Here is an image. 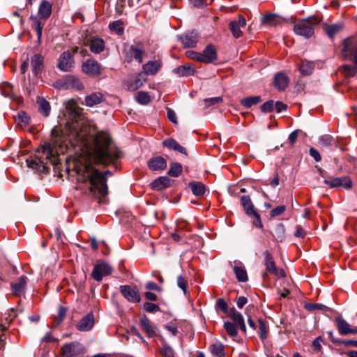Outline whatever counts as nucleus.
<instances>
[{"mask_svg": "<svg viewBox=\"0 0 357 357\" xmlns=\"http://www.w3.org/2000/svg\"><path fill=\"white\" fill-rule=\"evenodd\" d=\"M112 139L107 132H98L94 139L93 146L88 151V161L83 163L79 160L73 162V168L67 167L69 176H76L79 183L89 181L90 192L93 195L98 192L100 197L107 194L106 175H110L109 170L100 172L93 166V162L107 165L120 158L121 151L111 146Z\"/></svg>", "mask_w": 357, "mask_h": 357, "instance_id": "f257e3e1", "label": "nucleus"}, {"mask_svg": "<svg viewBox=\"0 0 357 357\" xmlns=\"http://www.w3.org/2000/svg\"><path fill=\"white\" fill-rule=\"evenodd\" d=\"M70 121L66 123L69 141L73 146H86L90 128L83 114V109L77 106L74 100L69 102Z\"/></svg>", "mask_w": 357, "mask_h": 357, "instance_id": "f03ea898", "label": "nucleus"}, {"mask_svg": "<svg viewBox=\"0 0 357 357\" xmlns=\"http://www.w3.org/2000/svg\"><path fill=\"white\" fill-rule=\"evenodd\" d=\"M52 6L47 0H43L38 8L39 17L35 15H31L29 19L33 22L31 27L36 31L38 42L40 41L43 35V29L44 24L42 20H47L52 14Z\"/></svg>", "mask_w": 357, "mask_h": 357, "instance_id": "7ed1b4c3", "label": "nucleus"}, {"mask_svg": "<svg viewBox=\"0 0 357 357\" xmlns=\"http://www.w3.org/2000/svg\"><path fill=\"white\" fill-rule=\"evenodd\" d=\"M59 140L60 138H55L52 143L46 144L42 148L43 153L54 166L59 164V155L67 149V144H59Z\"/></svg>", "mask_w": 357, "mask_h": 357, "instance_id": "20e7f679", "label": "nucleus"}, {"mask_svg": "<svg viewBox=\"0 0 357 357\" xmlns=\"http://www.w3.org/2000/svg\"><path fill=\"white\" fill-rule=\"evenodd\" d=\"M318 24L315 17L303 19L294 24V31L296 34L310 38L314 33V26Z\"/></svg>", "mask_w": 357, "mask_h": 357, "instance_id": "39448f33", "label": "nucleus"}, {"mask_svg": "<svg viewBox=\"0 0 357 357\" xmlns=\"http://www.w3.org/2000/svg\"><path fill=\"white\" fill-rule=\"evenodd\" d=\"M123 52L128 63L135 61L138 63H142L144 56L146 55L144 44L142 42H138L136 45H131L125 49Z\"/></svg>", "mask_w": 357, "mask_h": 357, "instance_id": "423d86ee", "label": "nucleus"}, {"mask_svg": "<svg viewBox=\"0 0 357 357\" xmlns=\"http://www.w3.org/2000/svg\"><path fill=\"white\" fill-rule=\"evenodd\" d=\"M342 54L344 59L352 60L357 65V38L349 37L342 42Z\"/></svg>", "mask_w": 357, "mask_h": 357, "instance_id": "0eeeda50", "label": "nucleus"}, {"mask_svg": "<svg viewBox=\"0 0 357 357\" xmlns=\"http://www.w3.org/2000/svg\"><path fill=\"white\" fill-rule=\"evenodd\" d=\"M241 203L243 207L245 213L249 216L255 218V220H253V225L257 227L261 228L263 227V225L261 221L260 215L255 211V206L251 201L250 196H242L241 199Z\"/></svg>", "mask_w": 357, "mask_h": 357, "instance_id": "6e6552de", "label": "nucleus"}, {"mask_svg": "<svg viewBox=\"0 0 357 357\" xmlns=\"http://www.w3.org/2000/svg\"><path fill=\"white\" fill-rule=\"evenodd\" d=\"M112 271L113 268L109 264L105 261H99L94 266L91 276L96 281L100 282L104 276H107L112 274Z\"/></svg>", "mask_w": 357, "mask_h": 357, "instance_id": "1a4fd4ad", "label": "nucleus"}, {"mask_svg": "<svg viewBox=\"0 0 357 357\" xmlns=\"http://www.w3.org/2000/svg\"><path fill=\"white\" fill-rule=\"evenodd\" d=\"M264 255L265 257L264 266L266 271H268L269 273L275 275L278 278H284L286 276L284 271L282 268L279 269L277 268L273 255L267 250L264 252Z\"/></svg>", "mask_w": 357, "mask_h": 357, "instance_id": "9d476101", "label": "nucleus"}, {"mask_svg": "<svg viewBox=\"0 0 357 357\" xmlns=\"http://www.w3.org/2000/svg\"><path fill=\"white\" fill-rule=\"evenodd\" d=\"M324 183L331 188L342 187L348 190L352 187V181L347 176L342 177L328 176L324 180Z\"/></svg>", "mask_w": 357, "mask_h": 357, "instance_id": "9b49d317", "label": "nucleus"}, {"mask_svg": "<svg viewBox=\"0 0 357 357\" xmlns=\"http://www.w3.org/2000/svg\"><path fill=\"white\" fill-rule=\"evenodd\" d=\"M177 37L185 48L195 47L200 38L199 33L195 29Z\"/></svg>", "mask_w": 357, "mask_h": 357, "instance_id": "f8f14e48", "label": "nucleus"}, {"mask_svg": "<svg viewBox=\"0 0 357 357\" xmlns=\"http://www.w3.org/2000/svg\"><path fill=\"white\" fill-rule=\"evenodd\" d=\"M58 88L60 89H75L78 91L84 89V85L81 80L75 76H67L64 79L57 82Z\"/></svg>", "mask_w": 357, "mask_h": 357, "instance_id": "ddd939ff", "label": "nucleus"}, {"mask_svg": "<svg viewBox=\"0 0 357 357\" xmlns=\"http://www.w3.org/2000/svg\"><path fill=\"white\" fill-rule=\"evenodd\" d=\"M82 352L83 347L77 342L66 343L61 348V353L65 357H76Z\"/></svg>", "mask_w": 357, "mask_h": 357, "instance_id": "4468645a", "label": "nucleus"}, {"mask_svg": "<svg viewBox=\"0 0 357 357\" xmlns=\"http://www.w3.org/2000/svg\"><path fill=\"white\" fill-rule=\"evenodd\" d=\"M57 67L63 72L71 71L74 67L73 55L69 51L63 52L59 57Z\"/></svg>", "mask_w": 357, "mask_h": 357, "instance_id": "2eb2a0df", "label": "nucleus"}, {"mask_svg": "<svg viewBox=\"0 0 357 357\" xmlns=\"http://www.w3.org/2000/svg\"><path fill=\"white\" fill-rule=\"evenodd\" d=\"M82 71L91 76H98L101 73V65L94 59H87L82 63Z\"/></svg>", "mask_w": 357, "mask_h": 357, "instance_id": "dca6fc26", "label": "nucleus"}, {"mask_svg": "<svg viewBox=\"0 0 357 357\" xmlns=\"http://www.w3.org/2000/svg\"><path fill=\"white\" fill-rule=\"evenodd\" d=\"M120 291L130 302L139 303L141 300L138 290L130 285H121L120 287Z\"/></svg>", "mask_w": 357, "mask_h": 357, "instance_id": "f3484780", "label": "nucleus"}, {"mask_svg": "<svg viewBox=\"0 0 357 357\" xmlns=\"http://www.w3.org/2000/svg\"><path fill=\"white\" fill-rule=\"evenodd\" d=\"M338 332L342 335L357 333V326L351 328L350 324L342 317H337L335 319Z\"/></svg>", "mask_w": 357, "mask_h": 357, "instance_id": "a211bd4d", "label": "nucleus"}, {"mask_svg": "<svg viewBox=\"0 0 357 357\" xmlns=\"http://www.w3.org/2000/svg\"><path fill=\"white\" fill-rule=\"evenodd\" d=\"M203 63H211L218 60L217 49L211 43L208 44L202 52Z\"/></svg>", "mask_w": 357, "mask_h": 357, "instance_id": "6ab92c4d", "label": "nucleus"}, {"mask_svg": "<svg viewBox=\"0 0 357 357\" xmlns=\"http://www.w3.org/2000/svg\"><path fill=\"white\" fill-rule=\"evenodd\" d=\"M228 317L233 321V324L236 325L243 333H246L244 318L241 312H238L235 307H233L229 309Z\"/></svg>", "mask_w": 357, "mask_h": 357, "instance_id": "aec40b11", "label": "nucleus"}, {"mask_svg": "<svg viewBox=\"0 0 357 357\" xmlns=\"http://www.w3.org/2000/svg\"><path fill=\"white\" fill-rule=\"evenodd\" d=\"M94 325V316L93 313H89L77 324L76 328L79 331H89Z\"/></svg>", "mask_w": 357, "mask_h": 357, "instance_id": "412c9836", "label": "nucleus"}, {"mask_svg": "<svg viewBox=\"0 0 357 357\" xmlns=\"http://www.w3.org/2000/svg\"><path fill=\"white\" fill-rule=\"evenodd\" d=\"M162 66L161 60L149 61L142 66L143 73L146 75H155Z\"/></svg>", "mask_w": 357, "mask_h": 357, "instance_id": "4be33fe9", "label": "nucleus"}, {"mask_svg": "<svg viewBox=\"0 0 357 357\" xmlns=\"http://www.w3.org/2000/svg\"><path fill=\"white\" fill-rule=\"evenodd\" d=\"M245 25L246 20L245 17L242 15L239 16L238 20L231 21L229 23V29L232 35L236 38H239L242 36V31L241 30V28L245 27Z\"/></svg>", "mask_w": 357, "mask_h": 357, "instance_id": "5701e85b", "label": "nucleus"}, {"mask_svg": "<svg viewBox=\"0 0 357 357\" xmlns=\"http://www.w3.org/2000/svg\"><path fill=\"white\" fill-rule=\"evenodd\" d=\"M147 165L152 171H161L166 168L167 161L162 156H155L151 158L148 161Z\"/></svg>", "mask_w": 357, "mask_h": 357, "instance_id": "b1692460", "label": "nucleus"}, {"mask_svg": "<svg viewBox=\"0 0 357 357\" xmlns=\"http://www.w3.org/2000/svg\"><path fill=\"white\" fill-rule=\"evenodd\" d=\"M139 324L142 330L149 337H153L156 335V327L152 324L146 315L140 318Z\"/></svg>", "mask_w": 357, "mask_h": 357, "instance_id": "393cba45", "label": "nucleus"}, {"mask_svg": "<svg viewBox=\"0 0 357 357\" xmlns=\"http://www.w3.org/2000/svg\"><path fill=\"white\" fill-rule=\"evenodd\" d=\"M105 43L102 38L99 37H91L89 43L90 51L94 54H100L104 51Z\"/></svg>", "mask_w": 357, "mask_h": 357, "instance_id": "a878e982", "label": "nucleus"}, {"mask_svg": "<svg viewBox=\"0 0 357 357\" xmlns=\"http://www.w3.org/2000/svg\"><path fill=\"white\" fill-rule=\"evenodd\" d=\"M172 185V180L167 176H160L151 183V188L157 190H163Z\"/></svg>", "mask_w": 357, "mask_h": 357, "instance_id": "bb28decb", "label": "nucleus"}, {"mask_svg": "<svg viewBox=\"0 0 357 357\" xmlns=\"http://www.w3.org/2000/svg\"><path fill=\"white\" fill-rule=\"evenodd\" d=\"M27 283V278L25 275H22L18 278V280L11 284V288L13 293L16 296H21L24 293Z\"/></svg>", "mask_w": 357, "mask_h": 357, "instance_id": "cd10ccee", "label": "nucleus"}, {"mask_svg": "<svg viewBox=\"0 0 357 357\" xmlns=\"http://www.w3.org/2000/svg\"><path fill=\"white\" fill-rule=\"evenodd\" d=\"M275 87L280 91H284L289 84V78L284 73H278L274 77Z\"/></svg>", "mask_w": 357, "mask_h": 357, "instance_id": "c85d7f7f", "label": "nucleus"}, {"mask_svg": "<svg viewBox=\"0 0 357 357\" xmlns=\"http://www.w3.org/2000/svg\"><path fill=\"white\" fill-rule=\"evenodd\" d=\"M104 96L100 92L93 93L85 97L84 102L87 107H93L103 102Z\"/></svg>", "mask_w": 357, "mask_h": 357, "instance_id": "c756f323", "label": "nucleus"}, {"mask_svg": "<svg viewBox=\"0 0 357 357\" xmlns=\"http://www.w3.org/2000/svg\"><path fill=\"white\" fill-rule=\"evenodd\" d=\"M174 73L179 77H188L193 75L195 70L192 65L185 64L174 69Z\"/></svg>", "mask_w": 357, "mask_h": 357, "instance_id": "7c9ffc66", "label": "nucleus"}, {"mask_svg": "<svg viewBox=\"0 0 357 357\" xmlns=\"http://www.w3.org/2000/svg\"><path fill=\"white\" fill-rule=\"evenodd\" d=\"M162 144L164 146L176 151L183 154L187 155L186 149L180 145L175 139H167L163 141Z\"/></svg>", "mask_w": 357, "mask_h": 357, "instance_id": "2f4dec72", "label": "nucleus"}, {"mask_svg": "<svg viewBox=\"0 0 357 357\" xmlns=\"http://www.w3.org/2000/svg\"><path fill=\"white\" fill-rule=\"evenodd\" d=\"M143 85V80L141 78V75L138 74L134 78L130 79L126 82V86L128 90L134 91L137 90Z\"/></svg>", "mask_w": 357, "mask_h": 357, "instance_id": "473e14b6", "label": "nucleus"}, {"mask_svg": "<svg viewBox=\"0 0 357 357\" xmlns=\"http://www.w3.org/2000/svg\"><path fill=\"white\" fill-rule=\"evenodd\" d=\"M189 187L190 188L193 195L198 197L204 195L206 191V185L202 182H191L189 183Z\"/></svg>", "mask_w": 357, "mask_h": 357, "instance_id": "72a5a7b5", "label": "nucleus"}, {"mask_svg": "<svg viewBox=\"0 0 357 357\" xmlns=\"http://www.w3.org/2000/svg\"><path fill=\"white\" fill-rule=\"evenodd\" d=\"M43 57L40 54H35L31 58L32 70L36 75L41 71L43 66Z\"/></svg>", "mask_w": 357, "mask_h": 357, "instance_id": "f704fd0d", "label": "nucleus"}, {"mask_svg": "<svg viewBox=\"0 0 357 357\" xmlns=\"http://www.w3.org/2000/svg\"><path fill=\"white\" fill-rule=\"evenodd\" d=\"M209 351L215 357H225V346L221 342L211 344Z\"/></svg>", "mask_w": 357, "mask_h": 357, "instance_id": "c9c22d12", "label": "nucleus"}, {"mask_svg": "<svg viewBox=\"0 0 357 357\" xmlns=\"http://www.w3.org/2000/svg\"><path fill=\"white\" fill-rule=\"evenodd\" d=\"M257 323H258V326H257V329L256 331L257 332L258 335H259L260 339L261 340H264L265 339H266V337L268 336V333L269 331L268 326L266 323V321H264L261 319H257Z\"/></svg>", "mask_w": 357, "mask_h": 357, "instance_id": "e433bc0d", "label": "nucleus"}, {"mask_svg": "<svg viewBox=\"0 0 357 357\" xmlns=\"http://www.w3.org/2000/svg\"><path fill=\"white\" fill-rule=\"evenodd\" d=\"M234 272L237 280L241 282H245L248 281V274L245 268L243 266H234Z\"/></svg>", "mask_w": 357, "mask_h": 357, "instance_id": "4c0bfd02", "label": "nucleus"}, {"mask_svg": "<svg viewBox=\"0 0 357 357\" xmlns=\"http://www.w3.org/2000/svg\"><path fill=\"white\" fill-rule=\"evenodd\" d=\"M314 68V63L308 61H303L299 66L301 73L304 75L312 74Z\"/></svg>", "mask_w": 357, "mask_h": 357, "instance_id": "58836bf2", "label": "nucleus"}, {"mask_svg": "<svg viewBox=\"0 0 357 357\" xmlns=\"http://www.w3.org/2000/svg\"><path fill=\"white\" fill-rule=\"evenodd\" d=\"M0 89L1 91L2 95H3L5 97L9 98H15V92L13 89V86L8 83L5 82L0 85Z\"/></svg>", "mask_w": 357, "mask_h": 357, "instance_id": "ea45409f", "label": "nucleus"}, {"mask_svg": "<svg viewBox=\"0 0 357 357\" xmlns=\"http://www.w3.org/2000/svg\"><path fill=\"white\" fill-rule=\"evenodd\" d=\"M261 101V96H250L241 100V104L244 107L250 108L252 105H257Z\"/></svg>", "mask_w": 357, "mask_h": 357, "instance_id": "a19ab883", "label": "nucleus"}, {"mask_svg": "<svg viewBox=\"0 0 357 357\" xmlns=\"http://www.w3.org/2000/svg\"><path fill=\"white\" fill-rule=\"evenodd\" d=\"M342 29V25L341 24H333L331 25H326L324 26V31L330 37L333 38V36L340 32Z\"/></svg>", "mask_w": 357, "mask_h": 357, "instance_id": "79ce46f5", "label": "nucleus"}, {"mask_svg": "<svg viewBox=\"0 0 357 357\" xmlns=\"http://www.w3.org/2000/svg\"><path fill=\"white\" fill-rule=\"evenodd\" d=\"M50 105L47 100L42 98L38 100V110L40 114L48 116L50 112Z\"/></svg>", "mask_w": 357, "mask_h": 357, "instance_id": "37998d69", "label": "nucleus"}, {"mask_svg": "<svg viewBox=\"0 0 357 357\" xmlns=\"http://www.w3.org/2000/svg\"><path fill=\"white\" fill-rule=\"evenodd\" d=\"M182 171V165L178 162H174L171 165L167 174L170 176L178 177L181 174Z\"/></svg>", "mask_w": 357, "mask_h": 357, "instance_id": "c03bdc74", "label": "nucleus"}, {"mask_svg": "<svg viewBox=\"0 0 357 357\" xmlns=\"http://www.w3.org/2000/svg\"><path fill=\"white\" fill-rule=\"evenodd\" d=\"M278 22V17L275 14H268L262 17V23L268 26H275Z\"/></svg>", "mask_w": 357, "mask_h": 357, "instance_id": "a18cd8bd", "label": "nucleus"}, {"mask_svg": "<svg viewBox=\"0 0 357 357\" xmlns=\"http://www.w3.org/2000/svg\"><path fill=\"white\" fill-rule=\"evenodd\" d=\"M236 325L230 321H226L224 323V328L225 329L227 334L231 337H236L238 335Z\"/></svg>", "mask_w": 357, "mask_h": 357, "instance_id": "49530a36", "label": "nucleus"}, {"mask_svg": "<svg viewBox=\"0 0 357 357\" xmlns=\"http://www.w3.org/2000/svg\"><path fill=\"white\" fill-rule=\"evenodd\" d=\"M111 31H115L119 36L124 33V28L123 27V22L121 20L114 21L109 24Z\"/></svg>", "mask_w": 357, "mask_h": 357, "instance_id": "de8ad7c7", "label": "nucleus"}, {"mask_svg": "<svg viewBox=\"0 0 357 357\" xmlns=\"http://www.w3.org/2000/svg\"><path fill=\"white\" fill-rule=\"evenodd\" d=\"M27 163L29 167L36 169L37 171H44L45 169L43 162L40 159L27 160Z\"/></svg>", "mask_w": 357, "mask_h": 357, "instance_id": "09e8293b", "label": "nucleus"}, {"mask_svg": "<svg viewBox=\"0 0 357 357\" xmlns=\"http://www.w3.org/2000/svg\"><path fill=\"white\" fill-rule=\"evenodd\" d=\"M135 99L141 105H147L151 101L150 96L147 92L139 91L137 93Z\"/></svg>", "mask_w": 357, "mask_h": 357, "instance_id": "8fccbe9b", "label": "nucleus"}, {"mask_svg": "<svg viewBox=\"0 0 357 357\" xmlns=\"http://www.w3.org/2000/svg\"><path fill=\"white\" fill-rule=\"evenodd\" d=\"M343 73L347 77H352L357 73V65H344L342 66Z\"/></svg>", "mask_w": 357, "mask_h": 357, "instance_id": "3c124183", "label": "nucleus"}, {"mask_svg": "<svg viewBox=\"0 0 357 357\" xmlns=\"http://www.w3.org/2000/svg\"><path fill=\"white\" fill-rule=\"evenodd\" d=\"M215 307L217 311L220 310L225 314H229V309L228 308L227 303L223 298H218L217 300Z\"/></svg>", "mask_w": 357, "mask_h": 357, "instance_id": "603ef678", "label": "nucleus"}, {"mask_svg": "<svg viewBox=\"0 0 357 357\" xmlns=\"http://www.w3.org/2000/svg\"><path fill=\"white\" fill-rule=\"evenodd\" d=\"M160 354L163 357H174V349L167 343L162 344L160 348Z\"/></svg>", "mask_w": 357, "mask_h": 357, "instance_id": "864d4df0", "label": "nucleus"}, {"mask_svg": "<svg viewBox=\"0 0 357 357\" xmlns=\"http://www.w3.org/2000/svg\"><path fill=\"white\" fill-rule=\"evenodd\" d=\"M305 307L307 310L310 311H314L316 310L328 311L330 310L328 307L320 303H307Z\"/></svg>", "mask_w": 357, "mask_h": 357, "instance_id": "5fc2aeb1", "label": "nucleus"}, {"mask_svg": "<svg viewBox=\"0 0 357 357\" xmlns=\"http://www.w3.org/2000/svg\"><path fill=\"white\" fill-rule=\"evenodd\" d=\"M331 341L333 343H335L339 345L342 344V345H344L347 347L351 346V347H357V340H339V339L331 338Z\"/></svg>", "mask_w": 357, "mask_h": 357, "instance_id": "6e6d98bb", "label": "nucleus"}, {"mask_svg": "<svg viewBox=\"0 0 357 357\" xmlns=\"http://www.w3.org/2000/svg\"><path fill=\"white\" fill-rule=\"evenodd\" d=\"M334 142V139L332 136L329 135H325L321 136L319 138V143L322 146H329L333 144V142Z\"/></svg>", "mask_w": 357, "mask_h": 357, "instance_id": "4d7b16f0", "label": "nucleus"}, {"mask_svg": "<svg viewBox=\"0 0 357 357\" xmlns=\"http://www.w3.org/2000/svg\"><path fill=\"white\" fill-rule=\"evenodd\" d=\"M144 310L149 313H155L160 311V308L158 305L149 302L144 303Z\"/></svg>", "mask_w": 357, "mask_h": 357, "instance_id": "13d9d810", "label": "nucleus"}, {"mask_svg": "<svg viewBox=\"0 0 357 357\" xmlns=\"http://www.w3.org/2000/svg\"><path fill=\"white\" fill-rule=\"evenodd\" d=\"M185 55L189 59L202 63V52H197L193 50H188L185 52Z\"/></svg>", "mask_w": 357, "mask_h": 357, "instance_id": "bf43d9fd", "label": "nucleus"}, {"mask_svg": "<svg viewBox=\"0 0 357 357\" xmlns=\"http://www.w3.org/2000/svg\"><path fill=\"white\" fill-rule=\"evenodd\" d=\"M273 109H274V101L272 100L265 102L261 106V110L264 113L271 112Z\"/></svg>", "mask_w": 357, "mask_h": 357, "instance_id": "052dcab7", "label": "nucleus"}, {"mask_svg": "<svg viewBox=\"0 0 357 357\" xmlns=\"http://www.w3.org/2000/svg\"><path fill=\"white\" fill-rule=\"evenodd\" d=\"M177 285L178 287L181 289L185 294H186L187 292V286H188V281L186 279L181 275H178L177 277Z\"/></svg>", "mask_w": 357, "mask_h": 357, "instance_id": "680f3d73", "label": "nucleus"}, {"mask_svg": "<svg viewBox=\"0 0 357 357\" xmlns=\"http://www.w3.org/2000/svg\"><path fill=\"white\" fill-rule=\"evenodd\" d=\"M205 106L208 107L211 105H214L218 104L222 101V98L221 97H214L204 99Z\"/></svg>", "mask_w": 357, "mask_h": 357, "instance_id": "e2e57ef3", "label": "nucleus"}, {"mask_svg": "<svg viewBox=\"0 0 357 357\" xmlns=\"http://www.w3.org/2000/svg\"><path fill=\"white\" fill-rule=\"evenodd\" d=\"M286 210V206L284 205L278 206L270 212L271 217H275L282 214Z\"/></svg>", "mask_w": 357, "mask_h": 357, "instance_id": "0e129e2a", "label": "nucleus"}, {"mask_svg": "<svg viewBox=\"0 0 357 357\" xmlns=\"http://www.w3.org/2000/svg\"><path fill=\"white\" fill-rule=\"evenodd\" d=\"M323 342L321 336L317 337L312 341V347L315 352H319L321 350L322 347L321 343Z\"/></svg>", "mask_w": 357, "mask_h": 357, "instance_id": "69168bd1", "label": "nucleus"}, {"mask_svg": "<svg viewBox=\"0 0 357 357\" xmlns=\"http://www.w3.org/2000/svg\"><path fill=\"white\" fill-rule=\"evenodd\" d=\"M66 308L63 306H60L59 308L58 315L56 317L58 323H60L63 320V319L66 317Z\"/></svg>", "mask_w": 357, "mask_h": 357, "instance_id": "338daca9", "label": "nucleus"}, {"mask_svg": "<svg viewBox=\"0 0 357 357\" xmlns=\"http://www.w3.org/2000/svg\"><path fill=\"white\" fill-rule=\"evenodd\" d=\"M146 289L150 290V291H151V290L156 291H162V288L160 287H159L158 285H157L154 282H152V281L148 282L146 283Z\"/></svg>", "mask_w": 357, "mask_h": 357, "instance_id": "774afa93", "label": "nucleus"}]
</instances>
